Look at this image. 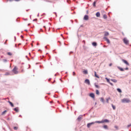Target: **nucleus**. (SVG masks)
Segmentation results:
<instances>
[{
	"label": "nucleus",
	"mask_w": 131,
	"mask_h": 131,
	"mask_svg": "<svg viewBox=\"0 0 131 131\" xmlns=\"http://www.w3.org/2000/svg\"><path fill=\"white\" fill-rule=\"evenodd\" d=\"M12 72H13L14 74H18V73H19V72H18V68L14 67L12 70Z\"/></svg>",
	"instance_id": "f257e3e1"
},
{
	"label": "nucleus",
	"mask_w": 131,
	"mask_h": 131,
	"mask_svg": "<svg viewBox=\"0 0 131 131\" xmlns=\"http://www.w3.org/2000/svg\"><path fill=\"white\" fill-rule=\"evenodd\" d=\"M122 103H129L130 102V100L128 98H123L121 100Z\"/></svg>",
	"instance_id": "f03ea898"
},
{
	"label": "nucleus",
	"mask_w": 131,
	"mask_h": 131,
	"mask_svg": "<svg viewBox=\"0 0 131 131\" xmlns=\"http://www.w3.org/2000/svg\"><path fill=\"white\" fill-rule=\"evenodd\" d=\"M93 124H95V122H93L88 123L87 124V127H88V128H90V127H91V126L93 125Z\"/></svg>",
	"instance_id": "7ed1b4c3"
},
{
	"label": "nucleus",
	"mask_w": 131,
	"mask_h": 131,
	"mask_svg": "<svg viewBox=\"0 0 131 131\" xmlns=\"http://www.w3.org/2000/svg\"><path fill=\"white\" fill-rule=\"evenodd\" d=\"M123 42H124V43L125 45H128V40H127V39H126V38H124L123 39Z\"/></svg>",
	"instance_id": "20e7f679"
},
{
	"label": "nucleus",
	"mask_w": 131,
	"mask_h": 131,
	"mask_svg": "<svg viewBox=\"0 0 131 131\" xmlns=\"http://www.w3.org/2000/svg\"><path fill=\"white\" fill-rule=\"evenodd\" d=\"M84 82H85V83H86L89 85H90V84H91V82H90V80H89L88 79L85 80Z\"/></svg>",
	"instance_id": "39448f33"
},
{
	"label": "nucleus",
	"mask_w": 131,
	"mask_h": 131,
	"mask_svg": "<svg viewBox=\"0 0 131 131\" xmlns=\"http://www.w3.org/2000/svg\"><path fill=\"white\" fill-rule=\"evenodd\" d=\"M122 62H123V63H124L125 64H126V65H127L128 66H129V63H128L127 62V61L124 60V59H122Z\"/></svg>",
	"instance_id": "423d86ee"
},
{
	"label": "nucleus",
	"mask_w": 131,
	"mask_h": 131,
	"mask_svg": "<svg viewBox=\"0 0 131 131\" xmlns=\"http://www.w3.org/2000/svg\"><path fill=\"white\" fill-rule=\"evenodd\" d=\"M103 38L105 39V40H106L107 43H110V40H109V39L107 38L106 37H104Z\"/></svg>",
	"instance_id": "0eeeda50"
},
{
	"label": "nucleus",
	"mask_w": 131,
	"mask_h": 131,
	"mask_svg": "<svg viewBox=\"0 0 131 131\" xmlns=\"http://www.w3.org/2000/svg\"><path fill=\"white\" fill-rule=\"evenodd\" d=\"M90 97L93 98V99H95V94L94 93H91L90 94Z\"/></svg>",
	"instance_id": "6e6552de"
},
{
	"label": "nucleus",
	"mask_w": 131,
	"mask_h": 131,
	"mask_svg": "<svg viewBox=\"0 0 131 131\" xmlns=\"http://www.w3.org/2000/svg\"><path fill=\"white\" fill-rule=\"evenodd\" d=\"M84 20H89V16L88 15H85L83 18Z\"/></svg>",
	"instance_id": "1a4fd4ad"
},
{
	"label": "nucleus",
	"mask_w": 131,
	"mask_h": 131,
	"mask_svg": "<svg viewBox=\"0 0 131 131\" xmlns=\"http://www.w3.org/2000/svg\"><path fill=\"white\" fill-rule=\"evenodd\" d=\"M96 17H100V16H101V14L100 12H98L96 13Z\"/></svg>",
	"instance_id": "9d476101"
},
{
	"label": "nucleus",
	"mask_w": 131,
	"mask_h": 131,
	"mask_svg": "<svg viewBox=\"0 0 131 131\" xmlns=\"http://www.w3.org/2000/svg\"><path fill=\"white\" fill-rule=\"evenodd\" d=\"M111 81H113V82H115V83L117 82V80L115 79H111Z\"/></svg>",
	"instance_id": "9b49d317"
},
{
	"label": "nucleus",
	"mask_w": 131,
	"mask_h": 131,
	"mask_svg": "<svg viewBox=\"0 0 131 131\" xmlns=\"http://www.w3.org/2000/svg\"><path fill=\"white\" fill-rule=\"evenodd\" d=\"M94 74H95V77H96L97 78H100V77H99V76H98V75H97V72H94Z\"/></svg>",
	"instance_id": "f8f14e48"
},
{
	"label": "nucleus",
	"mask_w": 131,
	"mask_h": 131,
	"mask_svg": "<svg viewBox=\"0 0 131 131\" xmlns=\"http://www.w3.org/2000/svg\"><path fill=\"white\" fill-rule=\"evenodd\" d=\"M102 122L103 123H105V122L108 123L109 122V120L107 119H105L104 120H102Z\"/></svg>",
	"instance_id": "ddd939ff"
},
{
	"label": "nucleus",
	"mask_w": 131,
	"mask_h": 131,
	"mask_svg": "<svg viewBox=\"0 0 131 131\" xmlns=\"http://www.w3.org/2000/svg\"><path fill=\"white\" fill-rule=\"evenodd\" d=\"M8 103H9V104L11 106V107H14V104H13V103H12V102L8 101Z\"/></svg>",
	"instance_id": "4468645a"
},
{
	"label": "nucleus",
	"mask_w": 131,
	"mask_h": 131,
	"mask_svg": "<svg viewBox=\"0 0 131 131\" xmlns=\"http://www.w3.org/2000/svg\"><path fill=\"white\" fill-rule=\"evenodd\" d=\"M109 35V33L108 32H104V36H108Z\"/></svg>",
	"instance_id": "2eb2a0df"
},
{
	"label": "nucleus",
	"mask_w": 131,
	"mask_h": 131,
	"mask_svg": "<svg viewBox=\"0 0 131 131\" xmlns=\"http://www.w3.org/2000/svg\"><path fill=\"white\" fill-rule=\"evenodd\" d=\"M14 111H15V112H19V109L18 108V107H15L14 108Z\"/></svg>",
	"instance_id": "dca6fc26"
},
{
	"label": "nucleus",
	"mask_w": 131,
	"mask_h": 131,
	"mask_svg": "<svg viewBox=\"0 0 131 131\" xmlns=\"http://www.w3.org/2000/svg\"><path fill=\"white\" fill-rule=\"evenodd\" d=\"M94 122H95V123H103L102 121H95Z\"/></svg>",
	"instance_id": "f3484780"
},
{
	"label": "nucleus",
	"mask_w": 131,
	"mask_h": 131,
	"mask_svg": "<svg viewBox=\"0 0 131 131\" xmlns=\"http://www.w3.org/2000/svg\"><path fill=\"white\" fill-rule=\"evenodd\" d=\"M7 112H8V111H7V110L4 111L2 113V115H5V114H6V113H7Z\"/></svg>",
	"instance_id": "a211bd4d"
},
{
	"label": "nucleus",
	"mask_w": 131,
	"mask_h": 131,
	"mask_svg": "<svg viewBox=\"0 0 131 131\" xmlns=\"http://www.w3.org/2000/svg\"><path fill=\"white\" fill-rule=\"evenodd\" d=\"M103 128H104L105 129H108V126L107 125H104L103 126Z\"/></svg>",
	"instance_id": "6ab92c4d"
},
{
	"label": "nucleus",
	"mask_w": 131,
	"mask_h": 131,
	"mask_svg": "<svg viewBox=\"0 0 131 131\" xmlns=\"http://www.w3.org/2000/svg\"><path fill=\"white\" fill-rule=\"evenodd\" d=\"M112 106L114 110H115V109H116V106H115V105H113V104H112Z\"/></svg>",
	"instance_id": "aec40b11"
},
{
	"label": "nucleus",
	"mask_w": 131,
	"mask_h": 131,
	"mask_svg": "<svg viewBox=\"0 0 131 131\" xmlns=\"http://www.w3.org/2000/svg\"><path fill=\"white\" fill-rule=\"evenodd\" d=\"M92 45L94 46V47H97V43L95 42H94L92 43Z\"/></svg>",
	"instance_id": "412c9836"
},
{
	"label": "nucleus",
	"mask_w": 131,
	"mask_h": 131,
	"mask_svg": "<svg viewBox=\"0 0 131 131\" xmlns=\"http://www.w3.org/2000/svg\"><path fill=\"white\" fill-rule=\"evenodd\" d=\"M3 61L4 63H7V62H8V60L6 59H3Z\"/></svg>",
	"instance_id": "4be33fe9"
},
{
	"label": "nucleus",
	"mask_w": 131,
	"mask_h": 131,
	"mask_svg": "<svg viewBox=\"0 0 131 131\" xmlns=\"http://www.w3.org/2000/svg\"><path fill=\"white\" fill-rule=\"evenodd\" d=\"M95 86L96 88V89H100V86L96 84V83H95Z\"/></svg>",
	"instance_id": "5701e85b"
},
{
	"label": "nucleus",
	"mask_w": 131,
	"mask_h": 131,
	"mask_svg": "<svg viewBox=\"0 0 131 131\" xmlns=\"http://www.w3.org/2000/svg\"><path fill=\"white\" fill-rule=\"evenodd\" d=\"M117 91L119 92V93H122V91H121V90L119 88L117 89Z\"/></svg>",
	"instance_id": "b1692460"
},
{
	"label": "nucleus",
	"mask_w": 131,
	"mask_h": 131,
	"mask_svg": "<svg viewBox=\"0 0 131 131\" xmlns=\"http://www.w3.org/2000/svg\"><path fill=\"white\" fill-rule=\"evenodd\" d=\"M83 73H84V74H88V71L84 70L83 71Z\"/></svg>",
	"instance_id": "393cba45"
},
{
	"label": "nucleus",
	"mask_w": 131,
	"mask_h": 131,
	"mask_svg": "<svg viewBox=\"0 0 131 131\" xmlns=\"http://www.w3.org/2000/svg\"><path fill=\"white\" fill-rule=\"evenodd\" d=\"M105 79H106L107 82H108V83L110 82V80H109V79H108V78H105Z\"/></svg>",
	"instance_id": "a878e982"
},
{
	"label": "nucleus",
	"mask_w": 131,
	"mask_h": 131,
	"mask_svg": "<svg viewBox=\"0 0 131 131\" xmlns=\"http://www.w3.org/2000/svg\"><path fill=\"white\" fill-rule=\"evenodd\" d=\"M103 18L104 19H107V15H106V14L103 15Z\"/></svg>",
	"instance_id": "bb28decb"
},
{
	"label": "nucleus",
	"mask_w": 131,
	"mask_h": 131,
	"mask_svg": "<svg viewBox=\"0 0 131 131\" xmlns=\"http://www.w3.org/2000/svg\"><path fill=\"white\" fill-rule=\"evenodd\" d=\"M100 101H101V102H102L103 103H104V98H103V97H101V98H100Z\"/></svg>",
	"instance_id": "cd10ccee"
},
{
	"label": "nucleus",
	"mask_w": 131,
	"mask_h": 131,
	"mask_svg": "<svg viewBox=\"0 0 131 131\" xmlns=\"http://www.w3.org/2000/svg\"><path fill=\"white\" fill-rule=\"evenodd\" d=\"M96 95H100V92L99 90H96Z\"/></svg>",
	"instance_id": "c85d7f7f"
},
{
	"label": "nucleus",
	"mask_w": 131,
	"mask_h": 131,
	"mask_svg": "<svg viewBox=\"0 0 131 131\" xmlns=\"http://www.w3.org/2000/svg\"><path fill=\"white\" fill-rule=\"evenodd\" d=\"M7 54L8 55V56H12V54L11 52H8Z\"/></svg>",
	"instance_id": "c756f323"
},
{
	"label": "nucleus",
	"mask_w": 131,
	"mask_h": 131,
	"mask_svg": "<svg viewBox=\"0 0 131 131\" xmlns=\"http://www.w3.org/2000/svg\"><path fill=\"white\" fill-rule=\"evenodd\" d=\"M118 69L121 71H124V70H123V69L120 68V67H118Z\"/></svg>",
	"instance_id": "7c9ffc66"
},
{
	"label": "nucleus",
	"mask_w": 131,
	"mask_h": 131,
	"mask_svg": "<svg viewBox=\"0 0 131 131\" xmlns=\"http://www.w3.org/2000/svg\"><path fill=\"white\" fill-rule=\"evenodd\" d=\"M77 119L79 121H80V120H81V117H78Z\"/></svg>",
	"instance_id": "2f4dec72"
},
{
	"label": "nucleus",
	"mask_w": 131,
	"mask_h": 131,
	"mask_svg": "<svg viewBox=\"0 0 131 131\" xmlns=\"http://www.w3.org/2000/svg\"><path fill=\"white\" fill-rule=\"evenodd\" d=\"M96 1H95L94 3H93V6H94V7H96Z\"/></svg>",
	"instance_id": "473e14b6"
},
{
	"label": "nucleus",
	"mask_w": 131,
	"mask_h": 131,
	"mask_svg": "<svg viewBox=\"0 0 131 131\" xmlns=\"http://www.w3.org/2000/svg\"><path fill=\"white\" fill-rule=\"evenodd\" d=\"M13 128L15 130H17V129H18V127H14Z\"/></svg>",
	"instance_id": "72a5a7b5"
},
{
	"label": "nucleus",
	"mask_w": 131,
	"mask_h": 131,
	"mask_svg": "<svg viewBox=\"0 0 131 131\" xmlns=\"http://www.w3.org/2000/svg\"><path fill=\"white\" fill-rule=\"evenodd\" d=\"M110 99V98H108L107 99H106V102L108 103H109V99Z\"/></svg>",
	"instance_id": "f704fd0d"
},
{
	"label": "nucleus",
	"mask_w": 131,
	"mask_h": 131,
	"mask_svg": "<svg viewBox=\"0 0 131 131\" xmlns=\"http://www.w3.org/2000/svg\"><path fill=\"white\" fill-rule=\"evenodd\" d=\"M108 83H110V84H111V85H113V84L110 82Z\"/></svg>",
	"instance_id": "c9c22d12"
},
{
	"label": "nucleus",
	"mask_w": 131,
	"mask_h": 131,
	"mask_svg": "<svg viewBox=\"0 0 131 131\" xmlns=\"http://www.w3.org/2000/svg\"><path fill=\"white\" fill-rule=\"evenodd\" d=\"M73 76H74V75H75V72H73Z\"/></svg>",
	"instance_id": "e433bc0d"
},
{
	"label": "nucleus",
	"mask_w": 131,
	"mask_h": 131,
	"mask_svg": "<svg viewBox=\"0 0 131 131\" xmlns=\"http://www.w3.org/2000/svg\"><path fill=\"white\" fill-rule=\"evenodd\" d=\"M129 126H131V124L129 125H128V126H127L128 127H129Z\"/></svg>",
	"instance_id": "4c0bfd02"
},
{
	"label": "nucleus",
	"mask_w": 131,
	"mask_h": 131,
	"mask_svg": "<svg viewBox=\"0 0 131 131\" xmlns=\"http://www.w3.org/2000/svg\"><path fill=\"white\" fill-rule=\"evenodd\" d=\"M7 40H6V41L4 42L5 45H6L7 43Z\"/></svg>",
	"instance_id": "58836bf2"
},
{
	"label": "nucleus",
	"mask_w": 131,
	"mask_h": 131,
	"mask_svg": "<svg viewBox=\"0 0 131 131\" xmlns=\"http://www.w3.org/2000/svg\"><path fill=\"white\" fill-rule=\"evenodd\" d=\"M109 66H110V67L112 66V63H110V64H109Z\"/></svg>",
	"instance_id": "ea45409f"
},
{
	"label": "nucleus",
	"mask_w": 131,
	"mask_h": 131,
	"mask_svg": "<svg viewBox=\"0 0 131 131\" xmlns=\"http://www.w3.org/2000/svg\"><path fill=\"white\" fill-rule=\"evenodd\" d=\"M15 2H20V0H15Z\"/></svg>",
	"instance_id": "a19ab883"
},
{
	"label": "nucleus",
	"mask_w": 131,
	"mask_h": 131,
	"mask_svg": "<svg viewBox=\"0 0 131 131\" xmlns=\"http://www.w3.org/2000/svg\"><path fill=\"white\" fill-rule=\"evenodd\" d=\"M33 21H37V19H35L33 20Z\"/></svg>",
	"instance_id": "79ce46f5"
},
{
	"label": "nucleus",
	"mask_w": 131,
	"mask_h": 131,
	"mask_svg": "<svg viewBox=\"0 0 131 131\" xmlns=\"http://www.w3.org/2000/svg\"><path fill=\"white\" fill-rule=\"evenodd\" d=\"M125 70H128V68H126V69H125Z\"/></svg>",
	"instance_id": "37998d69"
},
{
	"label": "nucleus",
	"mask_w": 131,
	"mask_h": 131,
	"mask_svg": "<svg viewBox=\"0 0 131 131\" xmlns=\"http://www.w3.org/2000/svg\"><path fill=\"white\" fill-rule=\"evenodd\" d=\"M83 42L84 43H85V40H83Z\"/></svg>",
	"instance_id": "c03bdc74"
},
{
	"label": "nucleus",
	"mask_w": 131,
	"mask_h": 131,
	"mask_svg": "<svg viewBox=\"0 0 131 131\" xmlns=\"http://www.w3.org/2000/svg\"><path fill=\"white\" fill-rule=\"evenodd\" d=\"M21 72H24V70H21Z\"/></svg>",
	"instance_id": "a18cd8bd"
},
{
	"label": "nucleus",
	"mask_w": 131,
	"mask_h": 131,
	"mask_svg": "<svg viewBox=\"0 0 131 131\" xmlns=\"http://www.w3.org/2000/svg\"><path fill=\"white\" fill-rule=\"evenodd\" d=\"M10 1V2H12V1H13V0H9Z\"/></svg>",
	"instance_id": "49530a36"
},
{
	"label": "nucleus",
	"mask_w": 131,
	"mask_h": 131,
	"mask_svg": "<svg viewBox=\"0 0 131 131\" xmlns=\"http://www.w3.org/2000/svg\"><path fill=\"white\" fill-rule=\"evenodd\" d=\"M29 55H30H30H31L30 53H29Z\"/></svg>",
	"instance_id": "de8ad7c7"
},
{
	"label": "nucleus",
	"mask_w": 131,
	"mask_h": 131,
	"mask_svg": "<svg viewBox=\"0 0 131 131\" xmlns=\"http://www.w3.org/2000/svg\"><path fill=\"white\" fill-rule=\"evenodd\" d=\"M29 25H30V24H28V26H29Z\"/></svg>",
	"instance_id": "09e8293b"
},
{
	"label": "nucleus",
	"mask_w": 131,
	"mask_h": 131,
	"mask_svg": "<svg viewBox=\"0 0 131 131\" xmlns=\"http://www.w3.org/2000/svg\"><path fill=\"white\" fill-rule=\"evenodd\" d=\"M49 81L51 80V79H49Z\"/></svg>",
	"instance_id": "8fccbe9b"
},
{
	"label": "nucleus",
	"mask_w": 131,
	"mask_h": 131,
	"mask_svg": "<svg viewBox=\"0 0 131 131\" xmlns=\"http://www.w3.org/2000/svg\"><path fill=\"white\" fill-rule=\"evenodd\" d=\"M44 28H46V26H44Z\"/></svg>",
	"instance_id": "3c124183"
},
{
	"label": "nucleus",
	"mask_w": 131,
	"mask_h": 131,
	"mask_svg": "<svg viewBox=\"0 0 131 131\" xmlns=\"http://www.w3.org/2000/svg\"><path fill=\"white\" fill-rule=\"evenodd\" d=\"M103 47H106V46L104 45Z\"/></svg>",
	"instance_id": "603ef678"
},
{
	"label": "nucleus",
	"mask_w": 131,
	"mask_h": 131,
	"mask_svg": "<svg viewBox=\"0 0 131 131\" xmlns=\"http://www.w3.org/2000/svg\"><path fill=\"white\" fill-rule=\"evenodd\" d=\"M50 103H52V101H51Z\"/></svg>",
	"instance_id": "864d4df0"
},
{
	"label": "nucleus",
	"mask_w": 131,
	"mask_h": 131,
	"mask_svg": "<svg viewBox=\"0 0 131 131\" xmlns=\"http://www.w3.org/2000/svg\"><path fill=\"white\" fill-rule=\"evenodd\" d=\"M26 20H27V19H26Z\"/></svg>",
	"instance_id": "5fc2aeb1"
}]
</instances>
